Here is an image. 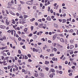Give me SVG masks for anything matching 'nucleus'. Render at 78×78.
Listing matches in <instances>:
<instances>
[{
  "label": "nucleus",
  "mask_w": 78,
  "mask_h": 78,
  "mask_svg": "<svg viewBox=\"0 0 78 78\" xmlns=\"http://www.w3.org/2000/svg\"><path fill=\"white\" fill-rule=\"evenodd\" d=\"M26 3L27 5H33V2L31 1H27V2Z\"/></svg>",
  "instance_id": "obj_1"
},
{
  "label": "nucleus",
  "mask_w": 78,
  "mask_h": 78,
  "mask_svg": "<svg viewBox=\"0 0 78 78\" xmlns=\"http://www.w3.org/2000/svg\"><path fill=\"white\" fill-rule=\"evenodd\" d=\"M38 50L35 49L34 48H33V51L34 52H38Z\"/></svg>",
  "instance_id": "obj_2"
},
{
  "label": "nucleus",
  "mask_w": 78,
  "mask_h": 78,
  "mask_svg": "<svg viewBox=\"0 0 78 78\" xmlns=\"http://www.w3.org/2000/svg\"><path fill=\"white\" fill-rule=\"evenodd\" d=\"M6 39V37H2L0 38V40L1 41H3L4 39Z\"/></svg>",
  "instance_id": "obj_3"
},
{
  "label": "nucleus",
  "mask_w": 78,
  "mask_h": 78,
  "mask_svg": "<svg viewBox=\"0 0 78 78\" xmlns=\"http://www.w3.org/2000/svg\"><path fill=\"white\" fill-rule=\"evenodd\" d=\"M12 5V4L11 2H9L8 3V5L9 7H11Z\"/></svg>",
  "instance_id": "obj_4"
},
{
  "label": "nucleus",
  "mask_w": 78,
  "mask_h": 78,
  "mask_svg": "<svg viewBox=\"0 0 78 78\" xmlns=\"http://www.w3.org/2000/svg\"><path fill=\"white\" fill-rule=\"evenodd\" d=\"M40 75L41 76H44V74L42 73H40Z\"/></svg>",
  "instance_id": "obj_5"
},
{
  "label": "nucleus",
  "mask_w": 78,
  "mask_h": 78,
  "mask_svg": "<svg viewBox=\"0 0 78 78\" xmlns=\"http://www.w3.org/2000/svg\"><path fill=\"white\" fill-rule=\"evenodd\" d=\"M43 25H44L42 24H40L39 25V28H42V27H43L42 26H43Z\"/></svg>",
  "instance_id": "obj_6"
},
{
  "label": "nucleus",
  "mask_w": 78,
  "mask_h": 78,
  "mask_svg": "<svg viewBox=\"0 0 78 78\" xmlns=\"http://www.w3.org/2000/svg\"><path fill=\"white\" fill-rule=\"evenodd\" d=\"M60 41L62 42H65L64 40L63 39H62V38H61L60 39Z\"/></svg>",
  "instance_id": "obj_7"
},
{
  "label": "nucleus",
  "mask_w": 78,
  "mask_h": 78,
  "mask_svg": "<svg viewBox=\"0 0 78 78\" xmlns=\"http://www.w3.org/2000/svg\"><path fill=\"white\" fill-rule=\"evenodd\" d=\"M52 59L53 60V61H58V59L56 58H52Z\"/></svg>",
  "instance_id": "obj_8"
},
{
  "label": "nucleus",
  "mask_w": 78,
  "mask_h": 78,
  "mask_svg": "<svg viewBox=\"0 0 78 78\" xmlns=\"http://www.w3.org/2000/svg\"><path fill=\"white\" fill-rule=\"evenodd\" d=\"M57 36V34H55V35L53 36V40H55V38L56 37V36Z\"/></svg>",
  "instance_id": "obj_9"
},
{
  "label": "nucleus",
  "mask_w": 78,
  "mask_h": 78,
  "mask_svg": "<svg viewBox=\"0 0 78 78\" xmlns=\"http://www.w3.org/2000/svg\"><path fill=\"white\" fill-rule=\"evenodd\" d=\"M3 71L2 70H0V75H3Z\"/></svg>",
  "instance_id": "obj_10"
},
{
  "label": "nucleus",
  "mask_w": 78,
  "mask_h": 78,
  "mask_svg": "<svg viewBox=\"0 0 78 78\" xmlns=\"http://www.w3.org/2000/svg\"><path fill=\"white\" fill-rule=\"evenodd\" d=\"M47 20H51V18H50V16H48L47 18Z\"/></svg>",
  "instance_id": "obj_11"
},
{
  "label": "nucleus",
  "mask_w": 78,
  "mask_h": 78,
  "mask_svg": "<svg viewBox=\"0 0 78 78\" xmlns=\"http://www.w3.org/2000/svg\"><path fill=\"white\" fill-rule=\"evenodd\" d=\"M22 9V7H19L18 8V10L19 11H21V9Z\"/></svg>",
  "instance_id": "obj_12"
},
{
  "label": "nucleus",
  "mask_w": 78,
  "mask_h": 78,
  "mask_svg": "<svg viewBox=\"0 0 78 78\" xmlns=\"http://www.w3.org/2000/svg\"><path fill=\"white\" fill-rule=\"evenodd\" d=\"M39 53H41L42 52V49L41 48H40L39 50Z\"/></svg>",
  "instance_id": "obj_13"
},
{
  "label": "nucleus",
  "mask_w": 78,
  "mask_h": 78,
  "mask_svg": "<svg viewBox=\"0 0 78 78\" xmlns=\"http://www.w3.org/2000/svg\"><path fill=\"white\" fill-rule=\"evenodd\" d=\"M45 64H49V61H46L45 62Z\"/></svg>",
  "instance_id": "obj_14"
},
{
  "label": "nucleus",
  "mask_w": 78,
  "mask_h": 78,
  "mask_svg": "<svg viewBox=\"0 0 78 78\" xmlns=\"http://www.w3.org/2000/svg\"><path fill=\"white\" fill-rule=\"evenodd\" d=\"M6 23L7 25H9V22H8V20L6 19Z\"/></svg>",
  "instance_id": "obj_15"
},
{
  "label": "nucleus",
  "mask_w": 78,
  "mask_h": 78,
  "mask_svg": "<svg viewBox=\"0 0 78 78\" xmlns=\"http://www.w3.org/2000/svg\"><path fill=\"white\" fill-rule=\"evenodd\" d=\"M62 20H63V21H62L63 23L66 22V20L65 19H63Z\"/></svg>",
  "instance_id": "obj_16"
},
{
  "label": "nucleus",
  "mask_w": 78,
  "mask_h": 78,
  "mask_svg": "<svg viewBox=\"0 0 78 78\" xmlns=\"http://www.w3.org/2000/svg\"><path fill=\"white\" fill-rule=\"evenodd\" d=\"M73 47H74L73 46V45H71L70 47V49H72V48H73Z\"/></svg>",
  "instance_id": "obj_17"
},
{
  "label": "nucleus",
  "mask_w": 78,
  "mask_h": 78,
  "mask_svg": "<svg viewBox=\"0 0 78 78\" xmlns=\"http://www.w3.org/2000/svg\"><path fill=\"white\" fill-rule=\"evenodd\" d=\"M51 72H55V69H51Z\"/></svg>",
  "instance_id": "obj_18"
},
{
  "label": "nucleus",
  "mask_w": 78,
  "mask_h": 78,
  "mask_svg": "<svg viewBox=\"0 0 78 78\" xmlns=\"http://www.w3.org/2000/svg\"><path fill=\"white\" fill-rule=\"evenodd\" d=\"M58 25L57 24H54V26L55 27H56H56H58Z\"/></svg>",
  "instance_id": "obj_19"
},
{
  "label": "nucleus",
  "mask_w": 78,
  "mask_h": 78,
  "mask_svg": "<svg viewBox=\"0 0 78 78\" xmlns=\"http://www.w3.org/2000/svg\"><path fill=\"white\" fill-rule=\"evenodd\" d=\"M14 30H11V34H12V36H13V32H14Z\"/></svg>",
  "instance_id": "obj_20"
},
{
  "label": "nucleus",
  "mask_w": 78,
  "mask_h": 78,
  "mask_svg": "<svg viewBox=\"0 0 78 78\" xmlns=\"http://www.w3.org/2000/svg\"><path fill=\"white\" fill-rule=\"evenodd\" d=\"M49 77H50V78H53V76L52 74H50L49 75Z\"/></svg>",
  "instance_id": "obj_21"
},
{
  "label": "nucleus",
  "mask_w": 78,
  "mask_h": 78,
  "mask_svg": "<svg viewBox=\"0 0 78 78\" xmlns=\"http://www.w3.org/2000/svg\"><path fill=\"white\" fill-rule=\"evenodd\" d=\"M51 50L50 49H48L46 50L48 52H50V51Z\"/></svg>",
  "instance_id": "obj_22"
},
{
  "label": "nucleus",
  "mask_w": 78,
  "mask_h": 78,
  "mask_svg": "<svg viewBox=\"0 0 78 78\" xmlns=\"http://www.w3.org/2000/svg\"><path fill=\"white\" fill-rule=\"evenodd\" d=\"M5 11L6 14H9V12H8V11L7 10H5Z\"/></svg>",
  "instance_id": "obj_23"
},
{
  "label": "nucleus",
  "mask_w": 78,
  "mask_h": 78,
  "mask_svg": "<svg viewBox=\"0 0 78 78\" xmlns=\"http://www.w3.org/2000/svg\"><path fill=\"white\" fill-rule=\"evenodd\" d=\"M33 8L34 9H36L37 8L36 7V6H34L33 7Z\"/></svg>",
  "instance_id": "obj_24"
},
{
  "label": "nucleus",
  "mask_w": 78,
  "mask_h": 78,
  "mask_svg": "<svg viewBox=\"0 0 78 78\" xmlns=\"http://www.w3.org/2000/svg\"><path fill=\"white\" fill-rule=\"evenodd\" d=\"M18 53L19 54H21V51L20 50H19L18 51Z\"/></svg>",
  "instance_id": "obj_25"
},
{
  "label": "nucleus",
  "mask_w": 78,
  "mask_h": 78,
  "mask_svg": "<svg viewBox=\"0 0 78 78\" xmlns=\"http://www.w3.org/2000/svg\"><path fill=\"white\" fill-rule=\"evenodd\" d=\"M10 14H12V15H13L14 16L15 15V13H14L12 12H10Z\"/></svg>",
  "instance_id": "obj_26"
},
{
  "label": "nucleus",
  "mask_w": 78,
  "mask_h": 78,
  "mask_svg": "<svg viewBox=\"0 0 78 78\" xmlns=\"http://www.w3.org/2000/svg\"><path fill=\"white\" fill-rule=\"evenodd\" d=\"M20 2L21 4H22V5H23V4H24V3H25V2H23L20 1Z\"/></svg>",
  "instance_id": "obj_27"
},
{
  "label": "nucleus",
  "mask_w": 78,
  "mask_h": 78,
  "mask_svg": "<svg viewBox=\"0 0 78 78\" xmlns=\"http://www.w3.org/2000/svg\"><path fill=\"white\" fill-rule=\"evenodd\" d=\"M2 14H3V15H4L5 14V11L2 10Z\"/></svg>",
  "instance_id": "obj_28"
},
{
  "label": "nucleus",
  "mask_w": 78,
  "mask_h": 78,
  "mask_svg": "<svg viewBox=\"0 0 78 78\" xmlns=\"http://www.w3.org/2000/svg\"><path fill=\"white\" fill-rule=\"evenodd\" d=\"M14 36L15 37L16 36L15 35V34H16V31H15V30H14Z\"/></svg>",
  "instance_id": "obj_29"
},
{
  "label": "nucleus",
  "mask_w": 78,
  "mask_h": 78,
  "mask_svg": "<svg viewBox=\"0 0 78 78\" xmlns=\"http://www.w3.org/2000/svg\"><path fill=\"white\" fill-rule=\"evenodd\" d=\"M52 44H54V47H55L56 45V44L53 43H52Z\"/></svg>",
  "instance_id": "obj_30"
},
{
  "label": "nucleus",
  "mask_w": 78,
  "mask_h": 78,
  "mask_svg": "<svg viewBox=\"0 0 78 78\" xmlns=\"http://www.w3.org/2000/svg\"><path fill=\"white\" fill-rule=\"evenodd\" d=\"M27 56L28 57H29V58H31V55L30 54H28Z\"/></svg>",
  "instance_id": "obj_31"
},
{
  "label": "nucleus",
  "mask_w": 78,
  "mask_h": 78,
  "mask_svg": "<svg viewBox=\"0 0 78 78\" xmlns=\"http://www.w3.org/2000/svg\"><path fill=\"white\" fill-rule=\"evenodd\" d=\"M37 76H38V74L37 73H35V76L36 77H37Z\"/></svg>",
  "instance_id": "obj_32"
},
{
  "label": "nucleus",
  "mask_w": 78,
  "mask_h": 78,
  "mask_svg": "<svg viewBox=\"0 0 78 78\" xmlns=\"http://www.w3.org/2000/svg\"><path fill=\"white\" fill-rule=\"evenodd\" d=\"M50 7H49L48 8V11L49 12L50 11Z\"/></svg>",
  "instance_id": "obj_33"
},
{
  "label": "nucleus",
  "mask_w": 78,
  "mask_h": 78,
  "mask_svg": "<svg viewBox=\"0 0 78 78\" xmlns=\"http://www.w3.org/2000/svg\"><path fill=\"white\" fill-rule=\"evenodd\" d=\"M70 43H71V44H72V43H73V40H70Z\"/></svg>",
  "instance_id": "obj_34"
},
{
  "label": "nucleus",
  "mask_w": 78,
  "mask_h": 78,
  "mask_svg": "<svg viewBox=\"0 0 78 78\" xmlns=\"http://www.w3.org/2000/svg\"><path fill=\"white\" fill-rule=\"evenodd\" d=\"M54 56V54H50V56Z\"/></svg>",
  "instance_id": "obj_35"
},
{
  "label": "nucleus",
  "mask_w": 78,
  "mask_h": 78,
  "mask_svg": "<svg viewBox=\"0 0 78 78\" xmlns=\"http://www.w3.org/2000/svg\"><path fill=\"white\" fill-rule=\"evenodd\" d=\"M25 59H28V57L27 56V55L25 56Z\"/></svg>",
  "instance_id": "obj_36"
},
{
  "label": "nucleus",
  "mask_w": 78,
  "mask_h": 78,
  "mask_svg": "<svg viewBox=\"0 0 78 78\" xmlns=\"http://www.w3.org/2000/svg\"><path fill=\"white\" fill-rule=\"evenodd\" d=\"M13 20V21L12 22V23H13V24H15V23H16V22H15L14 20Z\"/></svg>",
  "instance_id": "obj_37"
},
{
  "label": "nucleus",
  "mask_w": 78,
  "mask_h": 78,
  "mask_svg": "<svg viewBox=\"0 0 78 78\" xmlns=\"http://www.w3.org/2000/svg\"><path fill=\"white\" fill-rule=\"evenodd\" d=\"M48 67H46L45 68V70H47V71H48Z\"/></svg>",
  "instance_id": "obj_38"
},
{
  "label": "nucleus",
  "mask_w": 78,
  "mask_h": 78,
  "mask_svg": "<svg viewBox=\"0 0 78 78\" xmlns=\"http://www.w3.org/2000/svg\"><path fill=\"white\" fill-rule=\"evenodd\" d=\"M34 28V27L33 26H31V30H33V28Z\"/></svg>",
  "instance_id": "obj_39"
},
{
  "label": "nucleus",
  "mask_w": 78,
  "mask_h": 78,
  "mask_svg": "<svg viewBox=\"0 0 78 78\" xmlns=\"http://www.w3.org/2000/svg\"><path fill=\"white\" fill-rule=\"evenodd\" d=\"M54 51H57V49H56V48H54Z\"/></svg>",
  "instance_id": "obj_40"
},
{
  "label": "nucleus",
  "mask_w": 78,
  "mask_h": 78,
  "mask_svg": "<svg viewBox=\"0 0 78 78\" xmlns=\"http://www.w3.org/2000/svg\"><path fill=\"white\" fill-rule=\"evenodd\" d=\"M23 48L24 49H25V48H25V46L24 45V46H23Z\"/></svg>",
  "instance_id": "obj_41"
},
{
  "label": "nucleus",
  "mask_w": 78,
  "mask_h": 78,
  "mask_svg": "<svg viewBox=\"0 0 78 78\" xmlns=\"http://www.w3.org/2000/svg\"><path fill=\"white\" fill-rule=\"evenodd\" d=\"M73 64H74V65H75V66H76V63L74 62H73Z\"/></svg>",
  "instance_id": "obj_42"
},
{
  "label": "nucleus",
  "mask_w": 78,
  "mask_h": 78,
  "mask_svg": "<svg viewBox=\"0 0 78 78\" xmlns=\"http://www.w3.org/2000/svg\"><path fill=\"white\" fill-rule=\"evenodd\" d=\"M23 16H20V19H23Z\"/></svg>",
  "instance_id": "obj_43"
},
{
  "label": "nucleus",
  "mask_w": 78,
  "mask_h": 78,
  "mask_svg": "<svg viewBox=\"0 0 78 78\" xmlns=\"http://www.w3.org/2000/svg\"><path fill=\"white\" fill-rule=\"evenodd\" d=\"M50 12L51 13H53V10L51 9L50 10Z\"/></svg>",
  "instance_id": "obj_44"
},
{
  "label": "nucleus",
  "mask_w": 78,
  "mask_h": 78,
  "mask_svg": "<svg viewBox=\"0 0 78 78\" xmlns=\"http://www.w3.org/2000/svg\"><path fill=\"white\" fill-rule=\"evenodd\" d=\"M2 60H3V59H5V58L3 56H2Z\"/></svg>",
  "instance_id": "obj_45"
},
{
  "label": "nucleus",
  "mask_w": 78,
  "mask_h": 78,
  "mask_svg": "<svg viewBox=\"0 0 78 78\" xmlns=\"http://www.w3.org/2000/svg\"><path fill=\"white\" fill-rule=\"evenodd\" d=\"M38 45H41V44H42V43L39 42V43H38Z\"/></svg>",
  "instance_id": "obj_46"
},
{
  "label": "nucleus",
  "mask_w": 78,
  "mask_h": 78,
  "mask_svg": "<svg viewBox=\"0 0 78 78\" xmlns=\"http://www.w3.org/2000/svg\"><path fill=\"white\" fill-rule=\"evenodd\" d=\"M59 73L60 74H62V71H59Z\"/></svg>",
  "instance_id": "obj_47"
},
{
  "label": "nucleus",
  "mask_w": 78,
  "mask_h": 78,
  "mask_svg": "<svg viewBox=\"0 0 78 78\" xmlns=\"http://www.w3.org/2000/svg\"><path fill=\"white\" fill-rule=\"evenodd\" d=\"M18 33L19 34H21V32H20V31H19L18 32Z\"/></svg>",
  "instance_id": "obj_48"
},
{
  "label": "nucleus",
  "mask_w": 78,
  "mask_h": 78,
  "mask_svg": "<svg viewBox=\"0 0 78 78\" xmlns=\"http://www.w3.org/2000/svg\"><path fill=\"white\" fill-rule=\"evenodd\" d=\"M58 20L60 22H62V19H59Z\"/></svg>",
  "instance_id": "obj_49"
},
{
  "label": "nucleus",
  "mask_w": 78,
  "mask_h": 78,
  "mask_svg": "<svg viewBox=\"0 0 78 78\" xmlns=\"http://www.w3.org/2000/svg\"><path fill=\"white\" fill-rule=\"evenodd\" d=\"M70 31L72 33H73V29H71L70 30Z\"/></svg>",
  "instance_id": "obj_50"
},
{
  "label": "nucleus",
  "mask_w": 78,
  "mask_h": 78,
  "mask_svg": "<svg viewBox=\"0 0 78 78\" xmlns=\"http://www.w3.org/2000/svg\"><path fill=\"white\" fill-rule=\"evenodd\" d=\"M73 51L70 52V55H72V54H73Z\"/></svg>",
  "instance_id": "obj_51"
},
{
  "label": "nucleus",
  "mask_w": 78,
  "mask_h": 78,
  "mask_svg": "<svg viewBox=\"0 0 78 78\" xmlns=\"http://www.w3.org/2000/svg\"><path fill=\"white\" fill-rule=\"evenodd\" d=\"M48 42L49 43H51V41L50 40H48Z\"/></svg>",
  "instance_id": "obj_52"
},
{
  "label": "nucleus",
  "mask_w": 78,
  "mask_h": 78,
  "mask_svg": "<svg viewBox=\"0 0 78 78\" xmlns=\"http://www.w3.org/2000/svg\"><path fill=\"white\" fill-rule=\"evenodd\" d=\"M69 76H72V73H69Z\"/></svg>",
  "instance_id": "obj_53"
},
{
  "label": "nucleus",
  "mask_w": 78,
  "mask_h": 78,
  "mask_svg": "<svg viewBox=\"0 0 78 78\" xmlns=\"http://www.w3.org/2000/svg\"><path fill=\"white\" fill-rule=\"evenodd\" d=\"M16 15L17 16H19L20 15V14H19V13H16Z\"/></svg>",
  "instance_id": "obj_54"
},
{
  "label": "nucleus",
  "mask_w": 78,
  "mask_h": 78,
  "mask_svg": "<svg viewBox=\"0 0 78 78\" xmlns=\"http://www.w3.org/2000/svg\"><path fill=\"white\" fill-rule=\"evenodd\" d=\"M7 32L8 33H11V31L10 30H9L7 31Z\"/></svg>",
  "instance_id": "obj_55"
},
{
  "label": "nucleus",
  "mask_w": 78,
  "mask_h": 78,
  "mask_svg": "<svg viewBox=\"0 0 78 78\" xmlns=\"http://www.w3.org/2000/svg\"><path fill=\"white\" fill-rule=\"evenodd\" d=\"M18 62H19L20 63L21 62V60H18Z\"/></svg>",
  "instance_id": "obj_56"
},
{
  "label": "nucleus",
  "mask_w": 78,
  "mask_h": 78,
  "mask_svg": "<svg viewBox=\"0 0 78 78\" xmlns=\"http://www.w3.org/2000/svg\"><path fill=\"white\" fill-rule=\"evenodd\" d=\"M28 29H27V28H26L25 30H24V31H27V30Z\"/></svg>",
  "instance_id": "obj_57"
},
{
  "label": "nucleus",
  "mask_w": 78,
  "mask_h": 78,
  "mask_svg": "<svg viewBox=\"0 0 78 78\" xmlns=\"http://www.w3.org/2000/svg\"><path fill=\"white\" fill-rule=\"evenodd\" d=\"M37 33V31H35V32H34L33 34H36Z\"/></svg>",
  "instance_id": "obj_58"
},
{
  "label": "nucleus",
  "mask_w": 78,
  "mask_h": 78,
  "mask_svg": "<svg viewBox=\"0 0 78 78\" xmlns=\"http://www.w3.org/2000/svg\"><path fill=\"white\" fill-rule=\"evenodd\" d=\"M5 59H7H7H9V57H5Z\"/></svg>",
  "instance_id": "obj_59"
},
{
  "label": "nucleus",
  "mask_w": 78,
  "mask_h": 78,
  "mask_svg": "<svg viewBox=\"0 0 78 78\" xmlns=\"http://www.w3.org/2000/svg\"><path fill=\"white\" fill-rule=\"evenodd\" d=\"M78 47V45H77V44H75V48H77Z\"/></svg>",
  "instance_id": "obj_60"
},
{
  "label": "nucleus",
  "mask_w": 78,
  "mask_h": 78,
  "mask_svg": "<svg viewBox=\"0 0 78 78\" xmlns=\"http://www.w3.org/2000/svg\"><path fill=\"white\" fill-rule=\"evenodd\" d=\"M72 69H75V66H73L72 67Z\"/></svg>",
  "instance_id": "obj_61"
},
{
  "label": "nucleus",
  "mask_w": 78,
  "mask_h": 78,
  "mask_svg": "<svg viewBox=\"0 0 78 78\" xmlns=\"http://www.w3.org/2000/svg\"><path fill=\"white\" fill-rule=\"evenodd\" d=\"M8 69H9L11 68V66H8Z\"/></svg>",
  "instance_id": "obj_62"
},
{
  "label": "nucleus",
  "mask_w": 78,
  "mask_h": 78,
  "mask_svg": "<svg viewBox=\"0 0 78 78\" xmlns=\"http://www.w3.org/2000/svg\"><path fill=\"white\" fill-rule=\"evenodd\" d=\"M21 38H20V37H19V38H18V40H19V41H21Z\"/></svg>",
  "instance_id": "obj_63"
},
{
  "label": "nucleus",
  "mask_w": 78,
  "mask_h": 78,
  "mask_svg": "<svg viewBox=\"0 0 78 78\" xmlns=\"http://www.w3.org/2000/svg\"><path fill=\"white\" fill-rule=\"evenodd\" d=\"M11 2L12 3H12H13V4L14 3V1L12 0V1H11Z\"/></svg>",
  "instance_id": "obj_64"
}]
</instances>
